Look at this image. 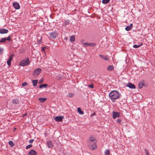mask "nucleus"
<instances>
[{
    "mask_svg": "<svg viewBox=\"0 0 155 155\" xmlns=\"http://www.w3.org/2000/svg\"><path fill=\"white\" fill-rule=\"evenodd\" d=\"M70 22V21L69 20H66L65 21L64 24L65 25L69 24Z\"/></svg>",
    "mask_w": 155,
    "mask_h": 155,
    "instance_id": "nucleus-29",
    "label": "nucleus"
},
{
    "mask_svg": "<svg viewBox=\"0 0 155 155\" xmlns=\"http://www.w3.org/2000/svg\"><path fill=\"white\" fill-rule=\"evenodd\" d=\"M144 85V81H142L140 82L138 84L139 88L141 89L142 88L143 86Z\"/></svg>",
    "mask_w": 155,
    "mask_h": 155,
    "instance_id": "nucleus-13",
    "label": "nucleus"
},
{
    "mask_svg": "<svg viewBox=\"0 0 155 155\" xmlns=\"http://www.w3.org/2000/svg\"><path fill=\"white\" fill-rule=\"evenodd\" d=\"M99 56L102 58L106 61H107L109 59V57L108 55H104L100 54Z\"/></svg>",
    "mask_w": 155,
    "mask_h": 155,
    "instance_id": "nucleus-12",
    "label": "nucleus"
},
{
    "mask_svg": "<svg viewBox=\"0 0 155 155\" xmlns=\"http://www.w3.org/2000/svg\"><path fill=\"white\" fill-rule=\"evenodd\" d=\"M120 113L114 112L113 113V117L114 119H115L116 117H120Z\"/></svg>",
    "mask_w": 155,
    "mask_h": 155,
    "instance_id": "nucleus-6",
    "label": "nucleus"
},
{
    "mask_svg": "<svg viewBox=\"0 0 155 155\" xmlns=\"http://www.w3.org/2000/svg\"><path fill=\"white\" fill-rule=\"evenodd\" d=\"M88 146L90 149L93 150L96 149L97 148V145L96 144V143H93L92 144L90 143H89Z\"/></svg>",
    "mask_w": 155,
    "mask_h": 155,
    "instance_id": "nucleus-3",
    "label": "nucleus"
},
{
    "mask_svg": "<svg viewBox=\"0 0 155 155\" xmlns=\"http://www.w3.org/2000/svg\"><path fill=\"white\" fill-rule=\"evenodd\" d=\"M48 86V85L47 84H44L40 85L39 86V88H42L43 87L46 88Z\"/></svg>",
    "mask_w": 155,
    "mask_h": 155,
    "instance_id": "nucleus-24",
    "label": "nucleus"
},
{
    "mask_svg": "<svg viewBox=\"0 0 155 155\" xmlns=\"http://www.w3.org/2000/svg\"><path fill=\"white\" fill-rule=\"evenodd\" d=\"M16 130V128L15 127H14L13 129V131H15Z\"/></svg>",
    "mask_w": 155,
    "mask_h": 155,
    "instance_id": "nucleus-45",
    "label": "nucleus"
},
{
    "mask_svg": "<svg viewBox=\"0 0 155 155\" xmlns=\"http://www.w3.org/2000/svg\"><path fill=\"white\" fill-rule=\"evenodd\" d=\"M13 56L14 55L13 54L10 55L9 57V59L7 61V64L9 66L11 65V61L13 59Z\"/></svg>",
    "mask_w": 155,
    "mask_h": 155,
    "instance_id": "nucleus-7",
    "label": "nucleus"
},
{
    "mask_svg": "<svg viewBox=\"0 0 155 155\" xmlns=\"http://www.w3.org/2000/svg\"><path fill=\"white\" fill-rule=\"evenodd\" d=\"M34 141V139H31L29 141V143H31L33 142Z\"/></svg>",
    "mask_w": 155,
    "mask_h": 155,
    "instance_id": "nucleus-39",
    "label": "nucleus"
},
{
    "mask_svg": "<svg viewBox=\"0 0 155 155\" xmlns=\"http://www.w3.org/2000/svg\"><path fill=\"white\" fill-rule=\"evenodd\" d=\"M109 97L113 102H115L116 100L119 99L121 95L117 91L114 90L110 92L109 94Z\"/></svg>",
    "mask_w": 155,
    "mask_h": 155,
    "instance_id": "nucleus-1",
    "label": "nucleus"
},
{
    "mask_svg": "<svg viewBox=\"0 0 155 155\" xmlns=\"http://www.w3.org/2000/svg\"><path fill=\"white\" fill-rule=\"evenodd\" d=\"M96 114L95 112H94L92 114H91V117H92L94 115H96Z\"/></svg>",
    "mask_w": 155,
    "mask_h": 155,
    "instance_id": "nucleus-43",
    "label": "nucleus"
},
{
    "mask_svg": "<svg viewBox=\"0 0 155 155\" xmlns=\"http://www.w3.org/2000/svg\"><path fill=\"white\" fill-rule=\"evenodd\" d=\"M37 152L33 149H31L29 152L28 155H36Z\"/></svg>",
    "mask_w": 155,
    "mask_h": 155,
    "instance_id": "nucleus-11",
    "label": "nucleus"
},
{
    "mask_svg": "<svg viewBox=\"0 0 155 155\" xmlns=\"http://www.w3.org/2000/svg\"><path fill=\"white\" fill-rule=\"evenodd\" d=\"M43 81V79H41L39 81V83L41 84L42 83Z\"/></svg>",
    "mask_w": 155,
    "mask_h": 155,
    "instance_id": "nucleus-42",
    "label": "nucleus"
},
{
    "mask_svg": "<svg viewBox=\"0 0 155 155\" xmlns=\"http://www.w3.org/2000/svg\"><path fill=\"white\" fill-rule=\"evenodd\" d=\"M12 102L14 104H16L19 103V101L17 99H14L12 100Z\"/></svg>",
    "mask_w": 155,
    "mask_h": 155,
    "instance_id": "nucleus-18",
    "label": "nucleus"
},
{
    "mask_svg": "<svg viewBox=\"0 0 155 155\" xmlns=\"http://www.w3.org/2000/svg\"><path fill=\"white\" fill-rule=\"evenodd\" d=\"M110 1V0H103L102 3L104 4H106L109 3Z\"/></svg>",
    "mask_w": 155,
    "mask_h": 155,
    "instance_id": "nucleus-27",
    "label": "nucleus"
},
{
    "mask_svg": "<svg viewBox=\"0 0 155 155\" xmlns=\"http://www.w3.org/2000/svg\"><path fill=\"white\" fill-rule=\"evenodd\" d=\"M89 46H95L96 44L95 43H89Z\"/></svg>",
    "mask_w": 155,
    "mask_h": 155,
    "instance_id": "nucleus-36",
    "label": "nucleus"
},
{
    "mask_svg": "<svg viewBox=\"0 0 155 155\" xmlns=\"http://www.w3.org/2000/svg\"><path fill=\"white\" fill-rule=\"evenodd\" d=\"M30 63L28 58H27L21 61L20 63V65L21 66H27Z\"/></svg>",
    "mask_w": 155,
    "mask_h": 155,
    "instance_id": "nucleus-2",
    "label": "nucleus"
},
{
    "mask_svg": "<svg viewBox=\"0 0 155 155\" xmlns=\"http://www.w3.org/2000/svg\"><path fill=\"white\" fill-rule=\"evenodd\" d=\"M6 41V38H2L0 40V43L5 42Z\"/></svg>",
    "mask_w": 155,
    "mask_h": 155,
    "instance_id": "nucleus-25",
    "label": "nucleus"
},
{
    "mask_svg": "<svg viewBox=\"0 0 155 155\" xmlns=\"http://www.w3.org/2000/svg\"><path fill=\"white\" fill-rule=\"evenodd\" d=\"M70 41L71 42H73L75 41V37L74 35H72L70 38Z\"/></svg>",
    "mask_w": 155,
    "mask_h": 155,
    "instance_id": "nucleus-22",
    "label": "nucleus"
},
{
    "mask_svg": "<svg viewBox=\"0 0 155 155\" xmlns=\"http://www.w3.org/2000/svg\"><path fill=\"white\" fill-rule=\"evenodd\" d=\"M105 155H110V151L108 150H107L105 152Z\"/></svg>",
    "mask_w": 155,
    "mask_h": 155,
    "instance_id": "nucleus-30",
    "label": "nucleus"
},
{
    "mask_svg": "<svg viewBox=\"0 0 155 155\" xmlns=\"http://www.w3.org/2000/svg\"><path fill=\"white\" fill-rule=\"evenodd\" d=\"M143 44L142 43L140 45H133V47L134 48H139L140 46L142 45Z\"/></svg>",
    "mask_w": 155,
    "mask_h": 155,
    "instance_id": "nucleus-28",
    "label": "nucleus"
},
{
    "mask_svg": "<svg viewBox=\"0 0 155 155\" xmlns=\"http://www.w3.org/2000/svg\"><path fill=\"white\" fill-rule=\"evenodd\" d=\"M38 81V80H35L32 81L33 85L34 86H36L37 85Z\"/></svg>",
    "mask_w": 155,
    "mask_h": 155,
    "instance_id": "nucleus-23",
    "label": "nucleus"
},
{
    "mask_svg": "<svg viewBox=\"0 0 155 155\" xmlns=\"http://www.w3.org/2000/svg\"><path fill=\"white\" fill-rule=\"evenodd\" d=\"M114 68V67L113 65H110L108 66L107 68V70L108 71H111Z\"/></svg>",
    "mask_w": 155,
    "mask_h": 155,
    "instance_id": "nucleus-20",
    "label": "nucleus"
},
{
    "mask_svg": "<svg viewBox=\"0 0 155 155\" xmlns=\"http://www.w3.org/2000/svg\"><path fill=\"white\" fill-rule=\"evenodd\" d=\"M121 120L119 119H118L117 120V122L118 123L120 124L121 123Z\"/></svg>",
    "mask_w": 155,
    "mask_h": 155,
    "instance_id": "nucleus-35",
    "label": "nucleus"
},
{
    "mask_svg": "<svg viewBox=\"0 0 155 155\" xmlns=\"http://www.w3.org/2000/svg\"><path fill=\"white\" fill-rule=\"evenodd\" d=\"M144 150L146 153V155H149V152L146 149H145Z\"/></svg>",
    "mask_w": 155,
    "mask_h": 155,
    "instance_id": "nucleus-32",
    "label": "nucleus"
},
{
    "mask_svg": "<svg viewBox=\"0 0 155 155\" xmlns=\"http://www.w3.org/2000/svg\"><path fill=\"white\" fill-rule=\"evenodd\" d=\"M89 43H84V47H87V46H89Z\"/></svg>",
    "mask_w": 155,
    "mask_h": 155,
    "instance_id": "nucleus-33",
    "label": "nucleus"
},
{
    "mask_svg": "<svg viewBox=\"0 0 155 155\" xmlns=\"http://www.w3.org/2000/svg\"><path fill=\"white\" fill-rule=\"evenodd\" d=\"M6 40L10 41L11 40V37L9 35L7 38H6Z\"/></svg>",
    "mask_w": 155,
    "mask_h": 155,
    "instance_id": "nucleus-34",
    "label": "nucleus"
},
{
    "mask_svg": "<svg viewBox=\"0 0 155 155\" xmlns=\"http://www.w3.org/2000/svg\"><path fill=\"white\" fill-rule=\"evenodd\" d=\"M46 100L47 98H40L38 99L39 101L41 103L44 102Z\"/></svg>",
    "mask_w": 155,
    "mask_h": 155,
    "instance_id": "nucleus-19",
    "label": "nucleus"
},
{
    "mask_svg": "<svg viewBox=\"0 0 155 155\" xmlns=\"http://www.w3.org/2000/svg\"><path fill=\"white\" fill-rule=\"evenodd\" d=\"M89 141L93 143H97V141L95 139V138L94 137H93L92 136H90L89 138Z\"/></svg>",
    "mask_w": 155,
    "mask_h": 155,
    "instance_id": "nucleus-9",
    "label": "nucleus"
},
{
    "mask_svg": "<svg viewBox=\"0 0 155 155\" xmlns=\"http://www.w3.org/2000/svg\"><path fill=\"white\" fill-rule=\"evenodd\" d=\"M88 87L91 88H93L94 87V85L93 84H91V85H89Z\"/></svg>",
    "mask_w": 155,
    "mask_h": 155,
    "instance_id": "nucleus-41",
    "label": "nucleus"
},
{
    "mask_svg": "<svg viewBox=\"0 0 155 155\" xmlns=\"http://www.w3.org/2000/svg\"><path fill=\"white\" fill-rule=\"evenodd\" d=\"M9 144L12 147H13L14 145V143L12 141H10L8 142Z\"/></svg>",
    "mask_w": 155,
    "mask_h": 155,
    "instance_id": "nucleus-26",
    "label": "nucleus"
},
{
    "mask_svg": "<svg viewBox=\"0 0 155 155\" xmlns=\"http://www.w3.org/2000/svg\"><path fill=\"white\" fill-rule=\"evenodd\" d=\"M32 144L28 145L26 147V149H28V148H31L32 147Z\"/></svg>",
    "mask_w": 155,
    "mask_h": 155,
    "instance_id": "nucleus-31",
    "label": "nucleus"
},
{
    "mask_svg": "<svg viewBox=\"0 0 155 155\" xmlns=\"http://www.w3.org/2000/svg\"><path fill=\"white\" fill-rule=\"evenodd\" d=\"M68 95L69 97H72L74 95V94L73 93H69L68 94Z\"/></svg>",
    "mask_w": 155,
    "mask_h": 155,
    "instance_id": "nucleus-37",
    "label": "nucleus"
},
{
    "mask_svg": "<svg viewBox=\"0 0 155 155\" xmlns=\"http://www.w3.org/2000/svg\"><path fill=\"white\" fill-rule=\"evenodd\" d=\"M63 118L64 117L63 116H57L54 117L55 120L56 121H61Z\"/></svg>",
    "mask_w": 155,
    "mask_h": 155,
    "instance_id": "nucleus-8",
    "label": "nucleus"
},
{
    "mask_svg": "<svg viewBox=\"0 0 155 155\" xmlns=\"http://www.w3.org/2000/svg\"><path fill=\"white\" fill-rule=\"evenodd\" d=\"M27 114H23V115H22V117H24L25 116L27 115Z\"/></svg>",
    "mask_w": 155,
    "mask_h": 155,
    "instance_id": "nucleus-44",
    "label": "nucleus"
},
{
    "mask_svg": "<svg viewBox=\"0 0 155 155\" xmlns=\"http://www.w3.org/2000/svg\"><path fill=\"white\" fill-rule=\"evenodd\" d=\"M133 27L132 24H131L130 26H127L125 28V30L127 31H130Z\"/></svg>",
    "mask_w": 155,
    "mask_h": 155,
    "instance_id": "nucleus-17",
    "label": "nucleus"
},
{
    "mask_svg": "<svg viewBox=\"0 0 155 155\" xmlns=\"http://www.w3.org/2000/svg\"><path fill=\"white\" fill-rule=\"evenodd\" d=\"M47 143L48 145V146L49 148H51L53 147V145L52 142L50 141H48L47 142Z\"/></svg>",
    "mask_w": 155,
    "mask_h": 155,
    "instance_id": "nucleus-16",
    "label": "nucleus"
},
{
    "mask_svg": "<svg viewBox=\"0 0 155 155\" xmlns=\"http://www.w3.org/2000/svg\"><path fill=\"white\" fill-rule=\"evenodd\" d=\"M27 83L26 82H24L22 84V86H24L27 85Z\"/></svg>",
    "mask_w": 155,
    "mask_h": 155,
    "instance_id": "nucleus-38",
    "label": "nucleus"
},
{
    "mask_svg": "<svg viewBox=\"0 0 155 155\" xmlns=\"http://www.w3.org/2000/svg\"><path fill=\"white\" fill-rule=\"evenodd\" d=\"M41 69L40 68L36 69L34 71L33 74L34 76H38L41 72Z\"/></svg>",
    "mask_w": 155,
    "mask_h": 155,
    "instance_id": "nucleus-5",
    "label": "nucleus"
},
{
    "mask_svg": "<svg viewBox=\"0 0 155 155\" xmlns=\"http://www.w3.org/2000/svg\"><path fill=\"white\" fill-rule=\"evenodd\" d=\"M13 5L15 8L16 9H18L20 8V5L19 4L17 3L14 2L13 3Z\"/></svg>",
    "mask_w": 155,
    "mask_h": 155,
    "instance_id": "nucleus-15",
    "label": "nucleus"
},
{
    "mask_svg": "<svg viewBox=\"0 0 155 155\" xmlns=\"http://www.w3.org/2000/svg\"><path fill=\"white\" fill-rule=\"evenodd\" d=\"M50 37L51 38L55 39L57 36L58 34L56 32H52L49 34Z\"/></svg>",
    "mask_w": 155,
    "mask_h": 155,
    "instance_id": "nucleus-4",
    "label": "nucleus"
},
{
    "mask_svg": "<svg viewBox=\"0 0 155 155\" xmlns=\"http://www.w3.org/2000/svg\"><path fill=\"white\" fill-rule=\"evenodd\" d=\"M8 32V31L7 29L2 28L0 29V33L1 34L7 33Z\"/></svg>",
    "mask_w": 155,
    "mask_h": 155,
    "instance_id": "nucleus-14",
    "label": "nucleus"
},
{
    "mask_svg": "<svg viewBox=\"0 0 155 155\" xmlns=\"http://www.w3.org/2000/svg\"><path fill=\"white\" fill-rule=\"evenodd\" d=\"M78 112L81 114H83L84 112L83 111L81 110V108L80 107H78L77 109Z\"/></svg>",
    "mask_w": 155,
    "mask_h": 155,
    "instance_id": "nucleus-21",
    "label": "nucleus"
},
{
    "mask_svg": "<svg viewBox=\"0 0 155 155\" xmlns=\"http://www.w3.org/2000/svg\"><path fill=\"white\" fill-rule=\"evenodd\" d=\"M127 87H129L131 89H134L136 88V87L135 85L131 83H128L126 85Z\"/></svg>",
    "mask_w": 155,
    "mask_h": 155,
    "instance_id": "nucleus-10",
    "label": "nucleus"
},
{
    "mask_svg": "<svg viewBox=\"0 0 155 155\" xmlns=\"http://www.w3.org/2000/svg\"><path fill=\"white\" fill-rule=\"evenodd\" d=\"M3 50L1 48H0V54H2L3 53Z\"/></svg>",
    "mask_w": 155,
    "mask_h": 155,
    "instance_id": "nucleus-40",
    "label": "nucleus"
}]
</instances>
